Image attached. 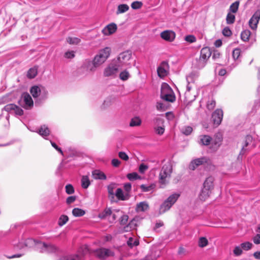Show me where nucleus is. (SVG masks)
I'll list each match as a JSON object with an SVG mask.
<instances>
[{
    "label": "nucleus",
    "instance_id": "7ed1b4c3",
    "mask_svg": "<svg viewBox=\"0 0 260 260\" xmlns=\"http://www.w3.org/2000/svg\"><path fill=\"white\" fill-rule=\"evenodd\" d=\"M180 196L179 193H174L170 195L160 206L159 213L163 214L169 210L177 201Z\"/></svg>",
    "mask_w": 260,
    "mask_h": 260
},
{
    "label": "nucleus",
    "instance_id": "aec40b11",
    "mask_svg": "<svg viewBox=\"0 0 260 260\" xmlns=\"http://www.w3.org/2000/svg\"><path fill=\"white\" fill-rule=\"evenodd\" d=\"M149 209V205L147 202H141L137 204L136 211L137 212H145Z\"/></svg>",
    "mask_w": 260,
    "mask_h": 260
},
{
    "label": "nucleus",
    "instance_id": "4be33fe9",
    "mask_svg": "<svg viewBox=\"0 0 260 260\" xmlns=\"http://www.w3.org/2000/svg\"><path fill=\"white\" fill-rule=\"evenodd\" d=\"M214 178L212 176L207 177L203 184V187L211 190L213 188Z\"/></svg>",
    "mask_w": 260,
    "mask_h": 260
},
{
    "label": "nucleus",
    "instance_id": "dca6fc26",
    "mask_svg": "<svg viewBox=\"0 0 260 260\" xmlns=\"http://www.w3.org/2000/svg\"><path fill=\"white\" fill-rule=\"evenodd\" d=\"M116 30L117 25L114 23H111L103 28L102 32L105 36H109L113 34Z\"/></svg>",
    "mask_w": 260,
    "mask_h": 260
},
{
    "label": "nucleus",
    "instance_id": "774afa93",
    "mask_svg": "<svg viewBox=\"0 0 260 260\" xmlns=\"http://www.w3.org/2000/svg\"><path fill=\"white\" fill-rule=\"evenodd\" d=\"M253 241L255 244H260V234H256L255 236L253 237Z\"/></svg>",
    "mask_w": 260,
    "mask_h": 260
},
{
    "label": "nucleus",
    "instance_id": "4c0bfd02",
    "mask_svg": "<svg viewBox=\"0 0 260 260\" xmlns=\"http://www.w3.org/2000/svg\"><path fill=\"white\" fill-rule=\"evenodd\" d=\"M37 69L36 68H31L28 70L27 76L29 79L34 78L37 75Z\"/></svg>",
    "mask_w": 260,
    "mask_h": 260
},
{
    "label": "nucleus",
    "instance_id": "423d86ee",
    "mask_svg": "<svg viewBox=\"0 0 260 260\" xmlns=\"http://www.w3.org/2000/svg\"><path fill=\"white\" fill-rule=\"evenodd\" d=\"M110 52L111 49L109 47H106L101 50L93 59L95 66L99 67L104 63L110 56Z\"/></svg>",
    "mask_w": 260,
    "mask_h": 260
},
{
    "label": "nucleus",
    "instance_id": "9d476101",
    "mask_svg": "<svg viewBox=\"0 0 260 260\" xmlns=\"http://www.w3.org/2000/svg\"><path fill=\"white\" fill-rule=\"evenodd\" d=\"M260 19V10H256L249 21V25L252 30H256Z\"/></svg>",
    "mask_w": 260,
    "mask_h": 260
},
{
    "label": "nucleus",
    "instance_id": "f8f14e48",
    "mask_svg": "<svg viewBox=\"0 0 260 260\" xmlns=\"http://www.w3.org/2000/svg\"><path fill=\"white\" fill-rule=\"evenodd\" d=\"M209 160V158L206 157L195 159L191 161L189 168L191 170H194L198 166L207 164Z\"/></svg>",
    "mask_w": 260,
    "mask_h": 260
},
{
    "label": "nucleus",
    "instance_id": "b1692460",
    "mask_svg": "<svg viewBox=\"0 0 260 260\" xmlns=\"http://www.w3.org/2000/svg\"><path fill=\"white\" fill-rule=\"evenodd\" d=\"M211 190L203 187L201 192L199 195V198L202 201H205L210 196Z\"/></svg>",
    "mask_w": 260,
    "mask_h": 260
},
{
    "label": "nucleus",
    "instance_id": "0eeeda50",
    "mask_svg": "<svg viewBox=\"0 0 260 260\" xmlns=\"http://www.w3.org/2000/svg\"><path fill=\"white\" fill-rule=\"evenodd\" d=\"M120 67L117 66L115 61L113 60L107 66L105 67L103 71V76L105 77H116L118 73Z\"/></svg>",
    "mask_w": 260,
    "mask_h": 260
},
{
    "label": "nucleus",
    "instance_id": "2eb2a0df",
    "mask_svg": "<svg viewBox=\"0 0 260 260\" xmlns=\"http://www.w3.org/2000/svg\"><path fill=\"white\" fill-rule=\"evenodd\" d=\"M160 35L163 40L170 42H173L176 37L175 33L170 30L163 31Z\"/></svg>",
    "mask_w": 260,
    "mask_h": 260
},
{
    "label": "nucleus",
    "instance_id": "6e6552de",
    "mask_svg": "<svg viewBox=\"0 0 260 260\" xmlns=\"http://www.w3.org/2000/svg\"><path fill=\"white\" fill-rule=\"evenodd\" d=\"M19 103L22 107L26 110L31 109L34 106L33 100L27 92H24L22 94Z\"/></svg>",
    "mask_w": 260,
    "mask_h": 260
},
{
    "label": "nucleus",
    "instance_id": "a18cd8bd",
    "mask_svg": "<svg viewBox=\"0 0 260 260\" xmlns=\"http://www.w3.org/2000/svg\"><path fill=\"white\" fill-rule=\"evenodd\" d=\"M127 245L131 248L137 246L139 244V241L137 239H134L133 238H129L127 241Z\"/></svg>",
    "mask_w": 260,
    "mask_h": 260
},
{
    "label": "nucleus",
    "instance_id": "cd10ccee",
    "mask_svg": "<svg viewBox=\"0 0 260 260\" xmlns=\"http://www.w3.org/2000/svg\"><path fill=\"white\" fill-rule=\"evenodd\" d=\"M38 133L44 138L47 139L46 137L49 135L50 130L46 125H43L40 128Z\"/></svg>",
    "mask_w": 260,
    "mask_h": 260
},
{
    "label": "nucleus",
    "instance_id": "412c9836",
    "mask_svg": "<svg viewBox=\"0 0 260 260\" xmlns=\"http://www.w3.org/2000/svg\"><path fill=\"white\" fill-rule=\"evenodd\" d=\"M58 260H83L81 254H71L60 257Z\"/></svg>",
    "mask_w": 260,
    "mask_h": 260
},
{
    "label": "nucleus",
    "instance_id": "a878e982",
    "mask_svg": "<svg viewBox=\"0 0 260 260\" xmlns=\"http://www.w3.org/2000/svg\"><path fill=\"white\" fill-rule=\"evenodd\" d=\"M211 140V138L208 135H202L199 137V143L207 146L210 144Z\"/></svg>",
    "mask_w": 260,
    "mask_h": 260
},
{
    "label": "nucleus",
    "instance_id": "a19ab883",
    "mask_svg": "<svg viewBox=\"0 0 260 260\" xmlns=\"http://www.w3.org/2000/svg\"><path fill=\"white\" fill-rule=\"evenodd\" d=\"M155 185L154 184H151L149 185H146L142 184L140 186V188L143 192H148L154 189Z\"/></svg>",
    "mask_w": 260,
    "mask_h": 260
},
{
    "label": "nucleus",
    "instance_id": "7c9ffc66",
    "mask_svg": "<svg viewBox=\"0 0 260 260\" xmlns=\"http://www.w3.org/2000/svg\"><path fill=\"white\" fill-rule=\"evenodd\" d=\"M129 9V6L126 4H121L118 6L116 11L117 14L123 13L127 11Z\"/></svg>",
    "mask_w": 260,
    "mask_h": 260
},
{
    "label": "nucleus",
    "instance_id": "2f4dec72",
    "mask_svg": "<svg viewBox=\"0 0 260 260\" xmlns=\"http://www.w3.org/2000/svg\"><path fill=\"white\" fill-rule=\"evenodd\" d=\"M90 184V180L87 176H83L81 179V186L82 188L86 189Z\"/></svg>",
    "mask_w": 260,
    "mask_h": 260
},
{
    "label": "nucleus",
    "instance_id": "e433bc0d",
    "mask_svg": "<svg viewBox=\"0 0 260 260\" xmlns=\"http://www.w3.org/2000/svg\"><path fill=\"white\" fill-rule=\"evenodd\" d=\"M130 77V74L127 71L124 70L119 74V78L122 81H126Z\"/></svg>",
    "mask_w": 260,
    "mask_h": 260
},
{
    "label": "nucleus",
    "instance_id": "ea45409f",
    "mask_svg": "<svg viewBox=\"0 0 260 260\" xmlns=\"http://www.w3.org/2000/svg\"><path fill=\"white\" fill-rule=\"evenodd\" d=\"M112 211L110 209H106L103 212L99 214V217L101 218H105L108 216L111 215Z\"/></svg>",
    "mask_w": 260,
    "mask_h": 260
},
{
    "label": "nucleus",
    "instance_id": "052dcab7",
    "mask_svg": "<svg viewBox=\"0 0 260 260\" xmlns=\"http://www.w3.org/2000/svg\"><path fill=\"white\" fill-rule=\"evenodd\" d=\"M155 133L159 135H161L164 133L165 128L162 126H156L154 128Z\"/></svg>",
    "mask_w": 260,
    "mask_h": 260
},
{
    "label": "nucleus",
    "instance_id": "a211bd4d",
    "mask_svg": "<svg viewBox=\"0 0 260 260\" xmlns=\"http://www.w3.org/2000/svg\"><path fill=\"white\" fill-rule=\"evenodd\" d=\"M211 54L212 52L209 47H204L201 50L200 57L207 61Z\"/></svg>",
    "mask_w": 260,
    "mask_h": 260
},
{
    "label": "nucleus",
    "instance_id": "ddd939ff",
    "mask_svg": "<svg viewBox=\"0 0 260 260\" xmlns=\"http://www.w3.org/2000/svg\"><path fill=\"white\" fill-rule=\"evenodd\" d=\"M169 66L168 63L166 61L162 62L157 68L158 76L160 78L166 76L169 73Z\"/></svg>",
    "mask_w": 260,
    "mask_h": 260
},
{
    "label": "nucleus",
    "instance_id": "f3484780",
    "mask_svg": "<svg viewBox=\"0 0 260 260\" xmlns=\"http://www.w3.org/2000/svg\"><path fill=\"white\" fill-rule=\"evenodd\" d=\"M116 98L115 96H110L107 97L103 102L101 108L105 110L110 107L116 101Z\"/></svg>",
    "mask_w": 260,
    "mask_h": 260
},
{
    "label": "nucleus",
    "instance_id": "de8ad7c7",
    "mask_svg": "<svg viewBox=\"0 0 260 260\" xmlns=\"http://www.w3.org/2000/svg\"><path fill=\"white\" fill-rule=\"evenodd\" d=\"M192 131V128L189 126H184L181 129L182 133L186 136L190 135Z\"/></svg>",
    "mask_w": 260,
    "mask_h": 260
},
{
    "label": "nucleus",
    "instance_id": "5701e85b",
    "mask_svg": "<svg viewBox=\"0 0 260 260\" xmlns=\"http://www.w3.org/2000/svg\"><path fill=\"white\" fill-rule=\"evenodd\" d=\"M92 176L94 179L106 180V176L99 170H94L92 172Z\"/></svg>",
    "mask_w": 260,
    "mask_h": 260
},
{
    "label": "nucleus",
    "instance_id": "4d7b16f0",
    "mask_svg": "<svg viewBox=\"0 0 260 260\" xmlns=\"http://www.w3.org/2000/svg\"><path fill=\"white\" fill-rule=\"evenodd\" d=\"M185 40L187 42L192 43L196 41V38L193 35H188L185 37Z\"/></svg>",
    "mask_w": 260,
    "mask_h": 260
},
{
    "label": "nucleus",
    "instance_id": "f704fd0d",
    "mask_svg": "<svg viewBox=\"0 0 260 260\" xmlns=\"http://www.w3.org/2000/svg\"><path fill=\"white\" fill-rule=\"evenodd\" d=\"M73 215L76 217H80L84 215L85 212L80 208H76L72 210Z\"/></svg>",
    "mask_w": 260,
    "mask_h": 260
},
{
    "label": "nucleus",
    "instance_id": "6ab92c4d",
    "mask_svg": "<svg viewBox=\"0 0 260 260\" xmlns=\"http://www.w3.org/2000/svg\"><path fill=\"white\" fill-rule=\"evenodd\" d=\"M83 67L87 70V71L94 72L95 71L96 69L98 68L97 66H95L94 61H86V62L84 63Z\"/></svg>",
    "mask_w": 260,
    "mask_h": 260
},
{
    "label": "nucleus",
    "instance_id": "37998d69",
    "mask_svg": "<svg viewBox=\"0 0 260 260\" xmlns=\"http://www.w3.org/2000/svg\"><path fill=\"white\" fill-rule=\"evenodd\" d=\"M239 6V2L238 1H236L235 3H233L230 7V12L235 13L237 12L238 10Z\"/></svg>",
    "mask_w": 260,
    "mask_h": 260
},
{
    "label": "nucleus",
    "instance_id": "1a4fd4ad",
    "mask_svg": "<svg viewBox=\"0 0 260 260\" xmlns=\"http://www.w3.org/2000/svg\"><path fill=\"white\" fill-rule=\"evenodd\" d=\"M37 246L41 252L52 253L55 252L57 249V247L53 244H47L41 242H39Z\"/></svg>",
    "mask_w": 260,
    "mask_h": 260
},
{
    "label": "nucleus",
    "instance_id": "c85d7f7f",
    "mask_svg": "<svg viewBox=\"0 0 260 260\" xmlns=\"http://www.w3.org/2000/svg\"><path fill=\"white\" fill-rule=\"evenodd\" d=\"M252 137L250 136H247L245 137V139L244 142V144L242 146V148L241 149L240 154L243 155L245 151H246L245 148L249 145V144L252 141Z\"/></svg>",
    "mask_w": 260,
    "mask_h": 260
},
{
    "label": "nucleus",
    "instance_id": "f03ea898",
    "mask_svg": "<svg viewBox=\"0 0 260 260\" xmlns=\"http://www.w3.org/2000/svg\"><path fill=\"white\" fill-rule=\"evenodd\" d=\"M115 61L120 69L124 67L130 68L131 67V61L133 60L132 52L129 50L120 53L116 59Z\"/></svg>",
    "mask_w": 260,
    "mask_h": 260
},
{
    "label": "nucleus",
    "instance_id": "338daca9",
    "mask_svg": "<svg viewBox=\"0 0 260 260\" xmlns=\"http://www.w3.org/2000/svg\"><path fill=\"white\" fill-rule=\"evenodd\" d=\"M148 167L147 165L142 164L139 166V171L141 173H143L148 169Z\"/></svg>",
    "mask_w": 260,
    "mask_h": 260
},
{
    "label": "nucleus",
    "instance_id": "6e6d98bb",
    "mask_svg": "<svg viewBox=\"0 0 260 260\" xmlns=\"http://www.w3.org/2000/svg\"><path fill=\"white\" fill-rule=\"evenodd\" d=\"M240 50L239 48H236L233 51V57L234 59H237L240 55Z\"/></svg>",
    "mask_w": 260,
    "mask_h": 260
},
{
    "label": "nucleus",
    "instance_id": "393cba45",
    "mask_svg": "<svg viewBox=\"0 0 260 260\" xmlns=\"http://www.w3.org/2000/svg\"><path fill=\"white\" fill-rule=\"evenodd\" d=\"M41 92V87L37 85L32 86L30 89V92L34 98H37L40 95Z\"/></svg>",
    "mask_w": 260,
    "mask_h": 260
},
{
    "label": "nucleus",
    "instance_id": "473e14b6",
    "mask_svg": "<svg viewBox=\"0 0 260 260\" xmlns=\"http://www.w3.org/2000/svg\"><path fill=\"white\" fill-rule=\"evenodd\" d=\"M39 242H36L35 240H34L32 239H28L25 241L24 245H25V247H29V248H30V247H32L33 246H35L36 247V248L38 249V246H37V244Z\"/></svg>",
    "mask_w": 260,
    "mask_h": 260
},
{
    "label": "nucleus",
    "instance_id": "f257e3e1",
    "mask_svg": "<svg viewBox=\"0 0 260 260\" xmlns=\"http://www.w3.org/2000/svg\"><path fill=\"white\" fill-rule=\"evenodd\" d=\"M197 77L198 75L194 73H191L186 77L187 85L186 91L185 92V97L189 101H193L196 98V87L194 84V81Z\"/></svg>",
    "mask_w": 260,
    "mask_h": 260
},
{
    "label": "nucleus",
    "instance_id": "79ce46f5",
    "mask_svg": "<svg viewBox=\"0 0 260 260\" xmlns=\"http://www.w3.org/2000/svg\"><path fill=\"white\" fill-rule=\"evenodd\" d=\"M67 41L68 43L72 45L78 44L80 42V39L78 38L74 37H68L67 39Z\"/></svg>",
    "mask_w": 260,
    "mask_h": 260
},
{
    "label": "nucleus",
    "instance_id": "39448f33",
    "mask_svg": "<svg viewBox=\"0 0 260 260\" xmlns=\"http://www.w3.org/2000/svg\"><path fill=\"white\" fill-rule=\"evenodd\" d=\"M160 98L167 102H173L175 101V96L173 90L166 83L161 84Z\"/></svg>",
    "mask_w": 260,
    "mask_h": 260
},
{
    "label": "nucleus",
    "instance_id": "49530a36",
    "mask_svg": "<svg viewBox=\"0 0 260 260\" xmlns=\"http://www.w3.org/2000/svg\"><path fill=\"white\" fill-rule=\"evenodd\" d=\"M127 178L131 181L135 180L138 179H140L141 177L139 175L136 173H129L127 175Z\"/></svg>",
    "mask_w": 260,
    "mask_h": 260
},
{
    "label": "nucleus",
    "instance_id": "864d4df0",
    "mask_svg": "<svg viewBox=\"0 0 260 260\" xmlns=\"http://www.w3.org/2000/svg\"><path fill=\"white\" fill-rule=\"evenodd\" d=\"M142 6V3L141 2L135 1L132 3L131 7L133 9H140Z\"/></svg>",
    "mask_w": 260,
    "mask_h": 260
},
{
    "label": "nucleus",
    "instance_id": "680f3d73",
    "mask_svg": "<svg viewBox=\"0 0 260 260\" xmlns=\"http://www.w3.org/2000/svg\"><path fill=\"white\" fill-rule=\"evenodd\" d=\"M64 57L69 59L73 58L75 57V52L73 51H68L65 53Z\"/></svg>",
    "mask_w": 260,
    "mask_h": 260
},
{
    "label": "nucleus",
    "instance_id": "bf43d9fd",
    "mask_svg": "<svg viewBox=\"0 0 260 260\" xmlns=\"http://www.w3.org/2000/svg\"><path fill=\"white\" fill-rule=\"evenodd\" d=\"M128 219V216L127 215H123L121 216L120 219V223L121 225H125L126 224Z\"/></svg>",
    "mask_w": 260,
    "mask_h": 260
},
{
    "label": "nucleus",
    "instance_id": "e2e57ef3",
    "mask_svg": "<svg viewBox=\"0 0 260 260\" xmlns=\"http://www.w3.org/2000/svg\"><path fill=\"white\" fill-rule=\"evenodd\" d=\"M119 157L122 160H127L129 158L128 155L124 152L121 151L118 153Z\"/></svg>",
    "mask_w": 260,
    "mask_h": 260
},
{
    "label": "nucleus",
    "instance_id": "09e8293b",
    "mask_svg": "<svg viewBox=\"0 0 260 260\" xmlns=\"http://www.w3.org/2000/svg\"><path fill=\"white\" fill-rule=\"evenodd\" d=\"M208 240L205 237H201L199 241V246L200 247H204L208 245Z\"/></svg>",
    "mask_w": 260,
    "mask_h": 260
},
{
    "label": "nucleus",
    "instance_id": "603ef678",
    "mask_svg": "<svg viewBox=\"0 0 260 260\" xmlns=\"http://www.w3.org/2000/svg\"><path fill=\"white\" fill-rule=\"evenodd\" d=\"M15 108H16V105L15 104H10L6 105L3 109L6 111L11 112L12 111H14Z\"/></svg>",
    "mask_w": 260,
    "mask_h": 260
},
{
    "label": "nucleus",
    "instance_id": "c756f323",
    "mask_svg": "<svg viewBox=\"0 0 260 260\" xmlns=\"http://www.w3.org/2000/svg\"><path fill=\"white\" fill-rule=\"evenodd\" d=\"M251 35V33L250 31L248 29H245L241 32V38L243 41L247 42L249 40Z\"/></svg>",
    "mask_w": 260,
    "mask_h": 260
},
{
    "label": "nucleus",
    "instance_id": "5fc2aeb1",
    "mask_svg": "<svg viewBox=\"0 0 260 260\" xmlns=\"http://www.w3.org/2000/svg\"><path fill=\"white\" fill-rule=\"evenodd\" d=\"M66 191L68 194H73L74 192V188L71 184H68L66 186Z\"/></svg>",
    "mask_w": 260,
    "mask_h": 260
},
{
    "label": "nucleus",
    "instance_id": "8fccbe9b",
    "mask_svg": "<svg viewBox=\"0 0 260 260\" xmlns=\"http://www.w3.org/2000/svg\"><path fill=\"white\" fill-rule=\"evenodd\" d=\"M252 244L249 242H245L241 244V247L244 250H248L251 248Z\"/></svg>",
    "mask_w": 260,
    "mask_h": 260
},
{
    "label": "nucleus",
    "instance_id": "13d9d810",
    "mask_svg": "<svg viewBox=\"0 0 260 260\" xmlns=\"http://www.w3.org/2000/svg\"><path fill=\"white\" fill-rule=\"evenodd\" d=\"M233 252L236 256L240 255L242 253V248L241 246H236L234 249Z\"/></svg>",
    "mask_w": 260,
    "mask_h": 260
},
{
    "label": "nucleus",
    "instance_id": "9b49d317",
    "mask_svg": "<svg viewBox=\"0 0 260 260\" xmlns=\"http://www.w3.org/2000/svg\"><path fill=\"white\" fill-rule=\"evenodd\" d=\"M95 255L100 258L105 259L113 255V253L109 249L106 248H100L94 251Z\"/></svg>",
    "mask_w": 260,
    "mask_h": 260
},
{
    "label": "nucleus",
    "instance_id": "20e7f679",
    "mask_svg": "<svg viewBox=\"0 0 260 260\" xmlns=\"http://www.w3.org/2000/svg\"><path fill=\"white\" fill-rule=\"evenodd\" d=\"M172 171V167L170 162H167L163 165L159 175L160 183L165 185L168 182Z\"/></svg>",
    "mask_w": 260,
    "mask_h": 260
},
{
    "label": "nucleus",
    "instance_id": "c03bdc74",
    "mask_svg": "<svg viewBox=\"0 0 260 260\" xmlns=\"http://www.w3.org/2000/svg\"><path fill=\"white\" fill-rule=\"evenodd\" d=\"M235 20V16L234 14L229 13L226 16V21L229 24H233Z\"/></svg>",
    "mask_w": 260,
    "mask_h": 260
},
{
    "label": "nucleus",
    "instance_id": "3c124183",
    "mask_svg": "<svg viewBox=\"0 0 260 260\" xmlns=\"http://www.w3.org/2000/svg\"><path fill=\"white\" fill-rule=\"evenodd\" d=\"M116 187V184L115 183H111L108 186V191L109 194L112 196L113 198L114 196V189Z\"/></svg>",
    "mask_w": 260,
    "mask_h": 260
},
{
    "label": "nucleus",
    "instance_id": "bb28decb",
    "mask_svg": "<svg viewBox=\"0 0 260 260\" xmlns=\"http://www.w3.org/2000/svg\"><path fill=\"white\" fill-rule=\"evenodd\" d=\"M115 196L118 200L122 201L126 200L128 198L127 193L124 194L122 189L120 188L117 189Z\"/></svg>",
    "mask_w": 260,
    "mask_h": 260
},
{
    "label": "nucleus",
    "instance_id": "58836bf2",
    "mask_svg": "<svg viewBox=\"0 0 260 260\" xmlns=\"http://www.w3.org/2000/svg\"><path fill=\"white\" fill-rule=\"evenodd\" d=\"M69 220V218L67 215H62L60 216L58 220V225L60 226L65 224Z\"/></svg>",
    "mask_w": 260,
    "mask_h": 260
},
{
    "label": "nucleus",
    "instance_id": "c9c22d12",
    "mask_svg": "<svg viewBox=\"0 0 260 260\" xmlns=\"http://www.w3.org/2000/svg\"><path fill=\"white\" fill-rule=\"evenodd\" d=\"M141 120L138 117H135L131 119L129 125L132 127L139 126L141 124Z\"/></svg>",
    "mask_w": 260,
    "mask_h": 260
},
{
    "label": "nucleus",
    "instance_id": "72a5a7b5",
    "mask_svg": "<svg viewBox=\"0 0 260 260\" xmlns=\"http://www.w3.org/2000/svg\"><path fill=\"white\" fill-rule=\"evenodd\" d=\"M206 60L200 57L199 59H196V62L194 63V66L196 68L200 69L203 68L206 66Z\"/></svg>",
    "mask_w": 260,
    "mask_h": 260
},
{
    "label": "nucleus",
    "instance_id": "69168bd1",
    "mask_svg": "<svg viewBox=\"0 0 260 260\" xmlns=\"http://www.w3.org/2000/svg\"><path fill=\"white\" fill-rule=\"evenodd\" d=\"M222 34L224 36L229 37L232 35V31L229 27H226L223 29Z\"/></svg>",
    "mask_w": 260,
    "mask_h": 260
},
{
    "label": "nucleus",
    "instance_id": "0e129e2a",
    "mask_svg": "<svg viewBox=\"0 0 260 260\" xmlns=\"http://www.w3.org/2000/svg\"><path fill=\"white\" fill-rule=\"evenodd\" d=\"M215 106V101L214 100H211L210 101H209L207 105V108L210 110H213Z\"/></svg>",
    "mask_w": 260,
    "mask_h": 260
},
{
    "label": "nucleus",
    "instance_id": "4468645a",
    "mask_svg": "<svg viewBox=\"0 0 260 260\" xmlns=\"http://www.w3.org/2000/svg\"><path fill=\"white\" fill-rule=\"evenodd\" d=\"M223 118V112L221 109L216 110L212 114V118L214 123V124L216 126H218Z\"/></svg>",
    "mask_w": 260,
    "mask_h": 260
}]
</instances>
